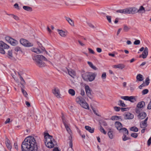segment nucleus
Instances as JSON below:
<instances>
[{
	"mask_svg": "<svg viewBox=\"0 0 151 151\" xmlns=\"http://www.w3.org/2000/svg\"><path fill=\"white\" fill-rule=\"evenodd\" d=\"M140 41L139 40H136L134 42V44L135 45H138L140 44Z\"/></svg>",
	"mask_w": 151,
	"mask_h": 151,
	"instance_id": "obj_52",
	"label": "nucleus"
},
{
	"mask_svg": "<svg viewBox=\"0 0 151 151\" xmlns=\"http://www.w3.org/2000/svg\"><path fill=\"white\" fill-rule=\"evenodd\" d=\"M97 52L99 53H100L102 51L101 49L100 48H97L96 49Z\"/></svg>",
	"mask_w": 151,
	"mask_h": 151,
	"instance_id": "obj_63",
	"label": "nucleus"
},
{
	"mask_svg": "<svg viewBox=\"0 0 151 151\" xmlns=\"http://www.w3.org/2000/svg\"><path fill=\"white\" fill-rule=\"evenodd\" d=\"M87 63L88 64L89 66L92 69L95 70H97V68L95 66H94L93 65V64L91 62L89 61H88Z\"/></svg>",
	"mask_w": 151,
	"mask_h": 151,
	"instance_id": "obj_32",
	"label": "nucleus"
},
{
	"mask_svg": "<svg viewBox=\"0 0 151 151\" xmlns=\"http://www.w3.org/2000/svg\"><path fill=\"white\" fill-rule=\"evenodd\" d=\"M118 105L121 107H126L127 106L123 101L121 100H119L118 101Z\"/></svg>",
	"mask_w": 151,
	"mask_h": 151,
	"instance_id": "obj_31",
	"label": "nucleus"
},
{
	"mask_svg": "<svg viewBox=\"0 0 151 151\" xmlns=\"http://www.w3.org/2000/svg\"><path fill=\"white\" fill-rule=\"evenodd\" d=\"M144 9H145L144 7L142 6H141L139 9H138V11H139L138 13H140L141 11L144 10Z\"/></svg>",
	"mask_w": 151,
	"mask_h": 151,
	"instance_id": "obj_54",
	"label": "nucleus"
},
{
	"mask_svg": "<svg viewBox=\"0 0 151 151\" xmlns=\"http://www.w3.org/2000/svg\"><path fill=\"white\" fill-rule=\"evenodd\" d=\"M113 131H111V129H110V130L108 133V134L109 138L111 139H112L113 138Z\"/></svg>",
	"mask_w": 151,
	"mask_h": 151,
	"instance_id": "obj_35",
	"label": "nucleus"
},
{
	"mask_svg": "<svg viewBox=\"0 0 151 151\" xmlns=\"http://www.w3.org/2000/svg\"><path fill=\"white\" fill-rule=\"evenodd\" d=\"M22 93H23V95L27 97V92L23 89L22 88Z\"/></svg>",
	"mask_w": 151,
	"mask_h": 151,
	"instance_id": "obj_51",
	"label": "nucleus"
},
{
	"mask_svg": "<svg viewBox=\"0 0 151 151\" xmlns=\"http://www.w3.org/2000/svg\"><path fill=\"white\" fill-rule=\"evenodd\" d=\"M101 124L105 126H106L107 125L106 122L104 121H102L101 122Z\"/></svg>",
	"mask_w": 151,
	"mask_h": 151,
	"instance_id": "obj_57",
	"label": "nucleus"
},
{
	"mask_svg": "<svg viewBox=\"0 0 151 151\" xmlns=\"http://www.w3.org/2000/svg\"><path fill=\"white\" fill-rule=\"evenodd\" d=\"M15 148L17 150H18V146L17 143H14V145Z\"/></svg>",
	"mask_w": 151,
	"mask_h": 151,
	"instance_id": "obj_61",
	"label": "nucleus"
},
{
	"mask_svg": "<svg viewBox=\"0 0 151 151\" xmlns=\"http://www.w3.org/2000/svg\"><path fill=\"white\" fill-rule=\"evenodd\" d=\"M149 92V90L147 89H145L142 91V94L144 95L147 94Z\"/></svg>",
	"mask_w": 151,
	"mask_h": 151,
	"instance_id": "obj_46",
	"label": "nucleus"
},
{
	"mask_svg": "<svg viewBox=\"0 0 151 151\" xmlns=\"http://www.w3.org/2000/svg\"><path fill=\"white\" fill-rule=\"evenodd\" d=\"M86 129L90 133H92L94 132V128H91V127L88 126H85Z\"/></svg>",
	"mask_w": 151,
	"mask_h": 151,
	"instance_id": "obj_23",
	"label": "nucleus"
},
{
	"mask_svg": "<svg viewBox=\"0 0 151 151\" xmlns=\"http://www.w3.org/2000/svg\"><path fill=\"white\" fill-rule=\"evenodd\" d=\"M136 97L134 96H121V98L125 100L128 101L132 103H134L137 101Z\"/></svg>",
	"mask_w": 151,
	"mask_h": 151,
	"instance_id": "obj_5",
	"label": "nucleus"
},
{
	"mask_svg": "<svg viewBox=\"0 0 151 151\" xmlns=\"http://www.w3.org/2000/svg\"><path fill=\"white\" fill-rule=\"evenodd\" d=\"M116 12L123 14H127V8L117 10Z\"/></svg>",
	"mask_w": 151,
	"mask_h": 151,
	"instance_id": "obj_27",
	"label": "nucleus"
},
{
	"mask_svg": "<svg viewBox=\"0 0 151 151\" xmlns=\"http://www.w3.org/2000/svg\"><path fill=\"white\" fill-rule=\"evenodd\" d=\"M6 146L9 149H11L12 148V146L9 143V140L8 139L7 141L6 142Z\"/></svg>",
	"mask_w": 151,
	"mask_h": 151,
	"instance_id": "obj_39",
	"label": "nucleus"
},
{
	"mask_svg": "<svg viewBox=\"0 0 151 151\" xmlns=\"http://www.w3.org/2000/svg\"><path fill=\"white\" fill-rule=\"evenodd\" d=\"M134 115L129 112H127L124 115V118L126 119H132L134 118Z\"/></svg>",
	"mask_w": 151,
	"mask_h": 151,
	"instance_id": "obj_13",
	"label": "nucleus"
},
{
	"mask_svg": "<svg viewBox=\"0 0 151 151\" xmlns=\"http://www.w3.org/2000/svg\"><path fill=\"white\" fill-rule=\"evenodd\" d=\"M119 116H112L111 119L113 120H119Z\"/></svg>",
	"mask_w": 151,
	"mask_h": 151,
	"instance_id": "obj_45",
	"label": "nucleus"
},
{
	"mask_svg": "<svg viewBox=\"0 0 151 151\" xmlns=\"http://www.w3.org/2000/svg\"><path fill=\"white\" fill-rule=\"evenodd\" d=\"M106 75L105 72L103 73L101 75V78L102 79H105L106 78Z\"/></svg>",
	"mask_w": 151,
	"mask_h": 151,
	"instance_id": "obj_48",
	"label": "nucleus"
},
{
	"mask_svg": "<svg viewBox=\"0 0 151 151\" xmlns=\"http://www.w3.org/2000/svg\"><path fill=\"white\" fill-rule=\"evenodd\" d=\"M57 30V32H58V33L61 36L63 37H65L66 36L65 32L64 31H63L62 30H60L59 29H58Z\"/></svg>",
	"mask_w": 151,
	"mask_h": 151,
	"instance_id": "obj_25",
	"label": "nucleus"
},
{
	"mask_svg": "<svg viewBox=\"0 0 151 151\" xmlns=\"http://www.w3.org/2000/svg\"><path fill=\"white\" fill-rule=\"evenodd\" d=\"M85 88V91L87 96L90 99L92 98V96L91 93L92 91L91 89L89 87L88 85L86 86Z\"/></svg>",
	"mask_w": 151,
	"mask_h": 151,
	"instance_id": "obj_11",
	"label": "nucleus"
},
{
	"mask_svg": "<svg viewBox=\"0 0 151 151\" xmlns=\"http://www.w3.org/2000/svg\"><path fill=\"white\" fill-rule=\"evenodd\" d=\"M31 50L35 53L37 54L40 53L41 52V51L39 49L37 48H31Z\"/></svg>",
	"mask_w": 151,
	"mask_h": 151,
	"instance_id": "obj_28",
	"label": "nucleus"
},
{
	"mask_svg": "<svg viewBox=\"0 0 151 151\" xmlns=\"http://www.w3.org/2000/svg\"><path fill=\"white\" fill-rule=\"evenodd\" d=\"M140 125L141 128H145L147 126V123L145 122L142 121L140 122Z\"/></svg>",
	"mask_w": 151,
	"mask_h": 151,
	"instance_id": "obj_26",
	"label": "nucleus"
},
{
	"mask_svg": "<svg viewBox=\"0 0 151 151\" xmlns=\"http://www.w3.org/2000/svg\"><path fill=\"white\" fill-rule=\"evenodd\" d=\"M145 86H146L145 84V83H143L139 86V89H142V87H144Z\"/></svg>",
	"mask_w": 151,
	"mask_h": 151,
	"instance_id": "obj_60",
	"label": "nucleus"
},
{
	"mask_svg": "<svg viewBox=\"0 0 151 151\" xmlns=\"http://www.w3.org/2000/svg\"><path fill=\"white\" fill-rule=\"evenodd\" d=\"M63 123L64 124L65 126V127L67 131L68 132V133L70 134H72V132L71 131V130L69 128V127L68 125L66 124V123L65 122H63Z\"/></svg>",
	"mask_w": 151,
	"mask_h": 151,
	"instance_id": "obj_21",
	"label": "nucleus"
},
{
	"mask_svg": "<svg viewBox=\"0 0 151 151\" xmlns=\"http://www.w3.org/2000/svg\"><path fill=\"white\" fill-rule=\"evenodd\" d=\"M52 93L58 98H60L61 95L60 93V91L58 88L54 87L52 90Z\"/></svg>",
	"mask_w": 151,
	"mask_h": 151,
	"instance_id": "obj_10",
	"label": "nucleus"
},
{
	"mask_svg": "<svg viewBox=\"0 0 151 151\" xmlns=\"http://www.w3.org/2000/svg\"><path fill=\"white\" fill-rule=\"evenodd\" d=\"M44 135L45 143L52 141H54L55 140L53 138V137L52 136L50 135L47 133H44Z\"/></svg>",
	"mask_w": 151,
	"mask_h": 151,
	"instance_id": "obj_6",
	"label": "nucleus"
},
{
	"mask_svg": "<svg viewBox=\"0 0 151 151\" xmlns=\"http://www.w3.org/2000/svg\"><path fill=\"white\" fill-rule=\"evenodd\" d=\"M151 144V137L149 138L148 139L147 142V144L148 146H149Z\"/></svg>",
	"mask_w": 151,
	"mask_h": 151,
	"instance_id": "obj_55",
	"label": "nucleus"
},
{
	"mask_svg": "<svg viewBox=\"0 0 151 151\" xmlns=\"http://www.w3.org/2000/svg\"><path fill=\"white\" fill-rule=\"evenodd\" d=\"M69 93L72 96H74L75 94V91L73 89H70L68 90Z\"/></svg>",
	"mask_w": 151,
	"mask_h": 151,
	"instance_id": "obj_36",
	"label": "nucleus"
},
{
	"mask_svg": "<svg viewBox=\"0 0 151 151\" xmlns=\"http://www.w3.org/2000/svg\"><path fill=\"white\" fill-rule=\"evenodd\" d=\"M127 134H124L123 135L122 137V140L123 141H125L127 140L130 139V138L127 137Z\"/></svg>",
	"mask_w": 151,
	"mask_h": 151,
	"instance_id": "obj_37",
	"label": "nucleus"
},
{
	"mask_svg": "<svg viewBox=\"0 0 151 151\" xmlns=\"http://www.w3.org/2000/svg\"><path fill=\"white\" fill-rule=\"evenodd\" d=\"M125 65L123 64H119L117 65H114V68H118L120 69H122L124 68Z\"/></svg>",
	"mask_w": 151,
	"mask_h": 151,
	"instance_id": "obj_22",
	"label": "nucleus"
},
{
	"mask_svg": "<svg viewBox=\"0 0 151 151\" xmlns=\"http://www.w3.org/2000/svg\"><path fill=\"white\" fill-rule=\"evenodd\" d=\"M7 56L9 58L11 59H12L13 58L12 52V50H10L8 51Z\"/></svg>",
	"mask_w": 151,
	"mask_h": 151,
	"instance_id": "obj_29",
	"label": "nucleus"
},
{
	"mask_svg": "<svg viewBox=\"0 0 151 151\" xmlns=\"http://www.w3.org/2000/svg\"><path fill=\"white\" fill-rule=\"evenodd\" d=\"M142 108H139L136 106L135 109V111L137 114H138L141 112L142 110Z\"/></svg>",
	"mask_w": 151,
	"mask_h": 151,
	"instance_id": "obj_38",
	"label": "nucleus"
},
{
	"mask_svg": "<svg viewBox=\"0 0 151 151\" xmlns=\"http://www.w3.org/2000/svg\"><path fill=\"white\" fill-rule=\"evenodd\" d=\"M20 42L21 44L26 47H30L33 46L32 43L29 42L28 41L24 39H21Z\"/></svg>",
	"mask_w": 151,
	"mask_h": 151,
	"instance_id": "obj_7",
	"label": "nucleus"
},
{
	"mask_svg": "<svg viewBox=\"0 0 151 151\" xmlns=\"http://www.w3.org/2000/svg\"><path fill=\"white\" fill-rule=\"evenodd\" d=\"M131 136L134 138H137L138 136V134L135 133H133L131 134Z\"/></svg>",
	"mask_w": 151,
	"mask_h": 151,
	"instance_id": "obj_47",
	"label": "nucleus"
},
{
	"mask_svg": "<svg viewBox=\"0 0 151 151\" xmlns=\"http://www.w3.org/2000/svg\"><path fill=\"white\" fill-rule=\"evenodd\" d=\"M107 19L108 21V22L110 23H111V16H106Z\"/></svg>",
	"mask_w": 151,
	"mask_h": 151,
	"instance_id": "obj_50",
	"label": "nucleus"
},
{
	"mask_svg": "<svg viewBox=\"0 0 151 151\" xmlns=\"http://www.w3.org/2000/svg\"><path fill=\"white\" fill-rule=\"evenodd\" d=\"M147 109H151V100L149 103L147 107Z\"/></svg>",
	"mask_w": 151,
	"mask_h": 151,
	"instance_id": "obj_58",
	"label": "nucleus"
},
{
	"mask_svg": "<svg viewBox=\"0 0 151 151\" xmlns=\"http://www.w3.org/2000/svg\"><path fill=\"white\" fill-rule=\"evenodd\" d=\"M96 76V74L95 73L89 72L83 74L82 77L86 81L91 82L95 79Z\"/></svg>",
	"mask_w": 151,
	"mask_h": 151,
	"instance_id": "obj_3",
	"label": "nucleus"
},
{
	"mask_svg": "<svg viewBox=\"0 0 151 151\" xmlns=\"http://www.w3.org/2000/svg\"><path fill=\"white\" fill-rule=\"evenodd\" d=\"M115 126L116 129L120 131L122 129V124L119 122H116L115 123Z\"/></svg>",
	"mask_w": 151,
	"mask_h": 151,
	"instance_id": "obj_16",
	"label": "nucleus"
},
{
	"mask_svg": "<svg viewBox=\"0 0 151 151\" xmlns=\"http://www.w3.org/2000/svg\"><path fill=\"white\" fill-rule=\"evenodd\" d=\"M33 59L35 61L36 65L40 68L44 67L46 65L45 63L42 61V60L48 61L46 58L43 55H40L34 56Z\"/></svg>",
	"mask_w": 151,
	"mask_h": 151,
	"instance_id": "obj_2",
	"label": "nucleus"
},
{
	"mask_svg": "<svg viewBox=\"0 0 151 151\" xmlns=\"http://www.w3.org/2000/svg\"><path fill=\"white\" fill-rule=\"evenodd\" d=\"M120 132H123L124 133V134H125L127 135H128V130H127V129L124 127L122 128V129H121V130H120Z\"/></svg>",
	"mask_w": 151,
	"mask_h": 151,
	"instance_id": "obj_34",
	"label": "nucleus"
},
{
	"mask_svg": "<svg viewBox=\"0 0 151 151\" xmlns=\"http://www.w3.org/2000/svg\"><path fill=\"white\" fill-rule=\"evenodd\" d=\"M130 28H129L127 26H124V27L123 29L125 32H127L128 31Z\"/></svg>",
	"mask_w": 151,
	"mask_h": 151,
	"instance_id": "obj_49",
	"label": "nucleus"
},
{
	"mask_svg": "<svg viewBox=\"0 0 151 151\" xmlns=\"http://www.w3.org/2000/svg\"><path fill=\"white\" fill-rule=\"evenodd\" d=\"M136 78V82H137L138 81H141L144 79L142 75L140 74H139L137 75Z\"/></svg>",
	"mask_w": 151,
	"mask_h": 151,
	"instance_id": "obj_20",
	"label": "nucleus"
},
{
	"mask_svg": "<svg viewBox=\"0 0 151 151\" xmlns=\"http://www.w3.org/2000/svg\"><path fill=\"white\" fill-rule=\"evenodd\" d=\"M120 108H121L119 107L115 106L114 107V109L116 111H120Z\"/></svg>",
	"mask_w": 151,
	"mask_h": 151,
	"instance_id": "obj_53",
	"label": "nucleus"
},
{
	"mask_svg": "<svg viewBox=\"0 0 151 151\" xmlns=\"http://www.w3.org/2000/svg\"><path fill=\"white\" fill-rule=\"evenodd\" d=\"M81 106L83 108L88 109H89V107L88 104L85 101L82 104H81Z\"/></svg>",
	"mask_w": 151,
	"mask_h": 151,
	"instance_id": "obj_24",
	"label": "nucleus"
},
{
	"mask_svg": "<svg viewBox=\"0 0 151 151\" xmlns=\"http://www.w3.org/2000/svg\"><path fill=\"white\" fill-rule=\"evenodd\" d=\"M56 143V141L55 140L54 141H52L45 144L47 147L51 148L54 147V145Z\"/></svg>",
	"mask_w": 151,
	"mask_h": 151,
	"instance_id": "obj_14",
	"label": "nucleus"
},
{
	"mask_svg": "<svg viewBox=\"0 0 151 151\" xmlns=\"http://www.w3.org/2000/svg\"><path fill=\"white\" fill-rule=\"evenodd\" d=\"M127 14H134L138 12V9L135 7L129 8H127Z\"/></svg>",
	"mask_w": 151,
	"mask_h": 151,
	"instance_id": "obj_9",
	"label": "nucleus"
},
{
	"mask_svg": "<svg viewBox=\"0 0 151 151\" xmlns=\"http://www.w3.org/2000/svg\"><path fill=\"white\" fill-rule=\"evenodd\" d=\"M14 50L17 52H22L21 48L18 46L15 47L14 48Z\"/></svg>",
	"mask_w": 151,
	"mask_h": 151,
	"instance_id": "obj_41",
	"label": "nucleus"
},
{
	"mask_svg": "<svg viewBox=\"0 0 151 151\" xmlns=\"http://www.w3.org/2000/svg\"><path fill=\"white\" fill-rule=\"evenodd\" d=\"M65 18L67 20V21L70 24V25L71 26H74V23L73 22V20L71 19L70 18L66 17Z\"/></svg>",
	"mask_w": 151,
	"mask_h": 151,
	"instance_id": "obj_33",
	"label": "nucleus"
},
{
	"mask_svg": "<svg viewBox=\"0 0 151 151\" xmlns=\"http://www.w3.org/2000/svg\"><path fill=\"white\" fill-rule=\"evenodd\" d=\"M88 50H89V53H91L93 54H94L95 52L93 51V50L92 49L90 48H88Z\"/></svg>",
	"mask_w": 151,
	"mask_h": 151,
	"instance_id": "obj_59",
	"label": "nucleus"
},
{
	"mask_svg": "<svg viewBox=\"0 0 151 151\" xmlns=\"http://www.w3.org/2000/svg\"><path fill=\"white\" fill-rule=\"evenodd\" d=\"M150 79L149 77H147L145 80V82L144 83L145 84L146 86H147L149 85L150 83Z\"/></svg>",
	"mask_w": 151,
	"mask_h": 151,
	"instance_id": "obj_42",
	"label": "nucleus"
},
{
	"mask_svg": "<svg viewBox=\"0 0 151 151\" xmlns=\"http://www.w3.org/2000/svg\"><path fill=\"white\" fill-rule=\"evenodd\" d=\"M37 149L36 140L33 137H27L22 143V151H37Z\"/></svg>",
	"mask_w": 151,
	"mask_h": 151,
	"instance_id": "obj_1",
	"label": "nucleus"
},
{
	"mask_svg": "<svg viewBox=\"0 0 151 151\" xmlns=\"http://www.w3.org/2000/svg\"><path fill=\"white\" fill-rule=\"evenodd\" d=\"M67 70L69 75L72 78H74L76 75L75 72L72 69L69 70L67 69Z\"/></svg>",
	"mask_w": 151,
	"mask_h": 151,
	"instance_id": "obj_17",
	"label": "nucleus"
},
{
	"mask_svg": "<svg viewBox=\"0 0 151 151\" xmlns=\"http://www.w3.org/2000/svg\"><path fill=\"white\" fill-rule=\"evenodd\" d=\"M145 106V102L144 101H140L137 105V107L139 108H144Z\"/></svg>",
	"mask_w": 151,
	"mask_h": 151,
	"instance_id": "obj_19",
	"label": "nucleus"
},
{
	"mask_svg": "<svg viewBox=\"0 0 151 151\" xmlns=\"http://www.w3.org/2000/svg\"><path fill=\"white\" fill-rule=\"evenodd\" d=\"M23 8L26 11L28 12H32V7L27 6H23Z\"/></svg>",
	"mask_w": 151,
	"mask_h": 151,
	"instance_id": "obj_30",
	"label": "nucleus"
},
{
	"mask_svg": "<svg viewBox=\"0 0 151 151\" xmlns=\"http://www.w3.org/2000/svg\"><path fill=\"white\" fill-rule=\"evenodd\" d=\"M76 101L80 105L81 104H82V103L85 101L83 98L81 96H79L77 97L76 99Z\"/></svg>",
	"mask_w": 151,
	"mask_h": 151,
	"instance_id": "obj_15",
	"label": "nucleus"
},
{
	"mask_svg": "<svg viewBox=\"0 0 151 151\" xmlns=\"http://www.w3.org/2000/svg\"><path fill=\"white\" fill-rule=\"evenodd\" d=\"M19 75L20 76V79L22 82V83H21V84L22 85H24L25 84V81L23 78L19 74Z\"/></svg>",
	"mask_w": 151,
	"mask_h": 151,
	"instance_id": "obj_44",
	"label": "nucleus"
},
{
	"mask_svg": "<svg viewBox=\"0 0 151 151\" xmlns=\"http://www.w3.org/2000/svg\"><path fill=\"white\" fill-rule=\"evenodd\" d=\"M148 55V48L147 47H145V50L143 51L142 54V58L143 59L145 58Z\"/></svg>",
	"mask_w": 151,
	"mask_h": 151,
	"instance_id": "obj_18",
	"label": "nucleus"
},
{
	"mask_svg": "<svg viewBox=\"0 0 151 151\" xmlns=\"http://www.w3.org/2000/svg\"><path fill=\"white\" fill-rule=\"evenodd\" d=\"M127 109H128V108H123V107H121L120 108V109L121 110V111H127Z\"/></svg>",
	"mask_w": 151,
	"mask_h": 151,
	"instance_id": "obj_62",
	"label": "nucleus"
},
{
	"mask_svg": "<svg viewBox=\"0 0 151 151\" xmlns=\"http://www.w3.org/2000/svg\"><path fill=\"white\" fill-rule=\"evenodd\" d=\"M9 46L4 43L3 42L0 41V53L2 54H5V51L4 49H8Z\"/></svg>",
	"mask_w": 151,
	"mask_h": 151,
	"instance_id": "obj_4",
	"label": "nucleus"
},
{
	"mask_svg": "<svg viewBox=\"0 0 151 151\" xmlns=\"http://www.w3.org/2000/svg\"><path fill=\"white\" fill-rule=\"evenodd\" d=\"M100 130L101 132L103 133L104 134H106V132L105 131L101 125H100Z\"/></svg>",
	"mask_w": 151,
	"mask_h": 151,
	"instance_id": "obj_43",
	"label": "nucleus"
},
{
	"mask_svg": "<svg viewBox=\"0 0 151 151\" xmlns=\"http://www.w3.org/2000/svg\"><path fill=\"white\" fill-rule=\"evenodd\" d=\"M6 40L11 45L13 46H15L17 43V40L9 36L6 37L5 38Z\"/></svg>",
	"mask_w": 151,
	"mask_h": 151,
	"instance_id": "obj_8",
	"label": "nucleus"
},
{
	"mask_svg": "<svg viewBox=\"0 0 151 151\" xmlns=\"http://www.w3.org/2000/svg\"><path fill=\"white\" fill-rule=\"evenodd\" d=\"M7 14L8 15H11V16H13V18H14V19H15L16 20L19 19V18L16 15H14L13 14Z\"/></svg>",
	"mask_w": 151,
	"mask_h": 151,
	"instance_id": "obj_56",
	"label": "nucleus"
},
{
	"mask_svg": "<svg viewBox=\"0 0 151 151\" xmlns=\"http://www.w3.org/2000/svg\"><path fill=\"white\" fill-rule=\"evenodd\" d=\"M25 104H26V105H27V106L28 107H29L30 106H31L29 102L27 101H26Z\"/></svg>",
	"mask_w": 151,
	"mask_h": 151,
	"instance_id": "obj_64",
	"label": "nucleus"
},
{
	"mask_svg": "<svg viewBox=\"0 0 151 151\" xmlns=\"http://www.w3.org/2000/svg\"><path fill=\"white\" fill-rule=\"evenodd\" d=\"M131 131L137 132L138 131V129L137 128L135 127H133L130 128Z\"/></svg>",
	"mask_w": 151,
	"mask_h": 151,
	"instance_id": "obj_40",
	"label": "nucleus"
},
{
	"mask_svg": "<svg viewBox=\"0 0 151 151\" xmlns=\"http://www.w3.org/2000/svg\"><path fill=\"white\" fill-rule=\"evenodd\" d=\"M137 117L139 119L142 120L144 119L147 116L146 113L145 112H141L138 114Z\"/></svg>",
	"mask_w": 151,
	"mask_h": 151,
	"instance_id": "obj_12",
	"label": "nucleus"
}]
</instances>
